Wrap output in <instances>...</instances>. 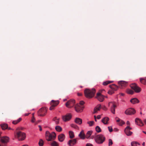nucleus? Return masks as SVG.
Masks as SVG:
<instances>
[{
	"label": "nucleus",
	"mask_w": 146,
	"mask_h": 146,
	"mask_svg": "<svg viewBox=\"0 0 146 146\" xmlns=\"http://www.w3.org/2000/svg\"><path fill=\"white\" fill-rule=\"evenodd\" d=\"M95 92L96 90L94 89H92V90L86 89L84 91L85 96L88 98L93 97L94 96Z\"/></svg>",
	"instance_id": "1"
},
{
	"label": "nucleus",
	"mask_w": 146,
	"mask_h": 146,
	"mask_svg": "<svg viewBox=\"0 0 146 146\" xmlns=\"http://www.w3.org/2000/svg\"><path fill=\"white\" fill-rule=\"evenodd\" d=\"M46 139L48 141H51L52 140H54L56 137V134L54 132L50 133L48 131L46 132Z\"/></svg>",
	"instance_id": "2"
},
{
	"label": "nucleus",
	"mask_w": 146,
	"mask_h": 146,
	"mask_svg": "<svg viewBox=\"0 0 146 146\" xmlns=\"http://www.w3.org/2000/svg\"><path fill=\"white\" fill-rule=\"evenodd\" d=\"M105 139L104 136L102 134L97 135L95 137L96 142L99 144L102 143L105 141Z\"/></svg>",
	"instance_id": "3"
},
{
	"label": "nucleus",
	"mask_w": 146,
	"mask_h": 146,
	"mask_svg": "<svg viewBox=\"0 0 146 146\" xmlns=\"http://www.w3.org/2000/svg\"><path fill=\"white\" fill-rule=\"evenodd\" d=\"M15 136L19 141L23 140L26 137L25 133L21 131H19L17 132L15 135Z\"/></svg>",
	"instance_id": "4"
},
{
	"label": "nucleus",
	"mask_w": 146,
	"mask_h": 146,
	"mask_svg": "<svg viewBox=\"0 0 146 146\" xmlns=\"http://www.w3.org/2000/svg\"><path fill=\"white\" fill-rule=\"evenodd\" d=\"M109 106L110 107L111 111L113 114L115 113V109L116 107V103L115 102H111L108 104Z\"/></svg>",
	"instance_id": "5"
},
{
	"label": "nucleus",
	"mask_w": 146,
	"mask_h": 146,
	"mask_svg": "<svg viewBox=\"0 0 146 146\" xmlns=\"http://www.w3.org/2000/svg\"><path fill=\"white\" fill-rule=\"evenodd\" d=\"M9 138L7 137H3L1 139V145L2 146H7V143L9 141Z\"/></svg>",
	"instance_id": "6"
},
{
	"label": "nucleus",
	"mask_w": 146,
	"mask_h": 146,
	"mask_svg": "<svg viewBox=\"0 0 146 146\" xmlns=\"http://www.w3.org/2000/svg\"><path fill=\"white\" fill-rule=\"evenodd\" d=\"M59 102L58 100L54 101V100H52L50 103L51 106L50 108V110H51L54 109V107L59 104Z\"/></svg>",
	"instance_id": "7"
},
{
	"label": "nucleus",
	"mask_w": 146,
	"mask_h": 146,
	"mask_svg": "<svg viewBox=\"0 0 146 146\" xmlns=\"http://www.w3.org/2000/svg\"><path fill=\"white\" fill-rule=\"evenodd\" d=\"M47 112V110L46 108H42L38 111V114L39 116H43L46 115Z\"/></svg>",
	"instance_id": "8"
},
{
	"label": "nucleus",
	"mask_w": 146,
	"mask_h": 146,
	"mask_svg": "<svg viewBox=\"0 0 146 146\" xmlns=\"http://www.w3.org/2000/svg\"><path fill=\"white\" fill-rule=\"evenodd\" d=\"M131 87L136 93H139L141 90V88L135 84H131Z\"/></svg>",
	"instance_id": "9"
},
{
	"label": "nucleus",
	"mask_w": 146,
	"mask_h": 146,
	"mask_svg": "<svg viewBox=\"0 0 146 146\" xmlns=\"http://www.w3.org/2000/svg\"><path fill=\"white\" fill-rule=\"evenodd\" d=\"M75 101L73 100H71L68 101L66 104V106L69 108L72 107L75 104Z\"/></svg>",
	"instance_id": "10"
},
{
	"label": "nucleus",
	"mask_w": 146,
	"mask_h": 146,
	"mask_svg": "<svg viewBox=\"0 0 146 146\" xmlns=\"http://www.w3.org/2000/svg\"><path fill=\"white\" fill-rule=\"evenodd\" d=\"M72 115L70 113H68L62 116L63 120L64 122L69 121L72 118Z\"/></svg>",
	"instance_id": "11"
},
{
	"label": "nucleus",
	"mask_w": 146,
	"mask_h": 146,
	"mask_svg": "<svg viewBox=\"0 0 146 146\" xmlns=\"http://www.w3.org/2000/svg\"><path fill=\"white\" fill-rule=\"evenodd\" d=\"M84 108L83 106H81L78 104H76L75 106V110L77 112H82Z\"/></svg>",
	"instance_id": "12"
},
{
	"label": "nucleus",
	"mask_w": 146,
	"mask_h": 146,
	"mask_svg": "<svg viewBox=\"0 0 146 146\" xmlns=\"http://www.w3.org/2000/svg\"><path fill=\"white\" fill-rule=\"evenodd\" d=\"M135 110L133 108H130L127 109L125 111V113L127 115L134 114L135 113Z\"/></svg>",
	"instance_id": "13"
},
{
	"label": "nucleus",
	"mask_w": 146,
	"mask_h": 146,
	"mask_svg": "<svg viewBox=\"0 0 146 146\" xmlns=\"http://www.w3.org/2000/svg\"><path fill=\"white\" fill-rule=\"evenodd\" d=\"M132 129V128L129 126H127L125 129V132L126 135L128 136H130L132 133V132L130 131Z\"/></svg>",
	"instance_id": "14"
},
{
	"label": "nucleus",
	"mask_w": 146,
	"mask_h": 146,
	"mask_svg": "<svg viewBox=\"0 0 146 146\" xmlns=\"http://www.w3.org/2000/svg\"><path fill=\"white\" fill-rule=\"evenodd\" d=\"M118 84L119 85L120 88H121L125 87L127 85V82L123 81H120L118 82Z\"/></svg>",
	"instance_id": "15"
},
{
	"label": "nucleus",
	"mask_w": 146,
	"mask_h": 146,
	"mask_svg": "<svg viewBox=\"0 0 146 146\" xmlns=\"http://www.w3.org/2000/svg\"><path fill=\"white\" fill-rule=\"evenodd\" d=\"M96 98L99 101L101 102H103L104 100V96L100 92L97 93Z\"/></svg>",
	"instance_id": "16"
},
{
	"label": "nucleus",
	"mask_w": 146,
	"mask_h": 146,
	"mask_svg": "<svg viewBox=\"0 0 146 146\" xmlns=\"http://www.w3.org/2000/svg\"><path fill=\"white\" fill-rule=\"evenodd\" d=\"M77 142V140L76 139H70L69 141L68 144L69 146H73Z\"/></svg>",
	"instance_id": "17"
},
{
	"label": "nucleus",
	"mask_w": 146,
	"mask_h": 146,
	"mask_svg": "<svg viewBox=\"0 0 146 146\" xmlns=\"http://www.w3.org/2000/svg\"><path fill=\"white\" fill-rule=\"evenodd\" d=\"M135 122L136 124L140 126L143 125V123L142 121L139 118H136L135 119Z\"/></svg>",
	"instance_id": "18"
},
{
	"label": "nucleus",
	"mask_w": 146,
	"mask_h": 146,
	"mask_svg": "<svg viewBox=\"0 0 146 146\" xmlns=\"http://www.w3.org/2000/svg\"><path fill=\"white\" fill-rule=\"evenodd\" d=\"M1 126L2 129L3 130L7 129L9 130L12 129L11 127H8V125L6 123H3V124H1Z\"/></svg>",
	"instance_id": "19"
},
{
	"label": "nucleus",
	"mask_w": 146,
	"mask_h": 146,
	"mask_svg": "<svg viewBox=\"0 0 146 146\" xmlns=\"http://www.w3.org/2000/svg\"><path fill=\"white\" fill-rule=\"evenodd\" d=\"M58 140L60 141H63L65 138V135L63 134H61L58 135Z\"/></svg>",
	"instance_id": "20"
},
{
	"label": "nucleus",
	"mask_w": 146,
	"mask_h": 146,
	"mask_svg": "<svg viewBox=\"0 0 146 146\" xmlns=\"http://www.w3.org/2000/svg\"><path fill=\"white\" fill-rule=\"evenodd\" d=\"M80 139H84L85 138V135L84 133V130H82L78 135Z\"/></svg>",
	"instance_id": "21"
},
{
	"label": "nucleus",
	"mask_w": 146,
	"mask_h": 146,
	"mask_svg": "<svg viewBox=\"0 0 146 146\" xmlns=\"http://www.w3.org/2000/svg\"><path fill=\"white\" fill-rule=\"evenodd\" d=\"M115 119L116 121L120 125H122L125 123L123 121L121 120L120 119L117 117H116Z\"/></svg>",
	"instance_id": "22"
},
{
	"label": "nucleus",
	"mask_w": 146,
	"mask_h": 146,
	"mask_svg": "<svg viewBox=\"0 0 146 146\" xmlns=\"http://www.w3.org/2000/svg\"><path fill=\"white\" fill-rule=\"evenodd\" d=\"M109 118L107 117H105L102 120V121L104 124H108V121L109 120Z\"/></svg>",
	"instance_id": "23"
},
{
	"label": "nucleus",
	"mask_w": 146,
	"mask_h": 146,
	"mask_svg": "<svg viewBox=\"0 0 146 146\" xmlns=\"http://www.w3.org/2000/svg\"><path fill=\"white\" fill-rule=\"evenodd\" d=\"M75 122L76 123L80 125L82 123V119L80 118L77 117L75 119Z\"/></svg>",
	"instance_id": "24"
},
{
	"label": "nucleus",
	"mask_w": 146,
	"mask_h": 146,
	"mask_svg": "<svg viewBox=\"0 0 146 146\" xmlns=\"http://www.w3.org/2000/svg\"><path fill=\"white\" fill-rule=\"evenodd\" d=\"M92 131H89L87 132L85 135V138L89 139L91 135Z\"/></svg>",
	"instance_id": "25"
},
{
	"label": "nucleus",
	"mask_w": 146,
	"mask_h": 146,
	"mask_svg": "<svg viewBox=\"0 0 146 146\" xmlns=\"http://www.w3.org/2000/svg\"><path fill=\"white\" fill-rule=\"evenodd\" d=\"M130 102L133 104H134L139 102V101L136 98H133L130 100Z\"/></svg>",
	"instance_id": "26"
},
{
	"label": "nucleus",
	"mask_w": 146,
	"mask_h": 146,
	"mask_svg": "<svg viewBox=\"0 0 146 146\" xmlns=\"http://www.w3.org/2000/svg\"><path fill=\"white\" fill-rule=\"evenodd\" d=\"M101 108V105H98L97 107L94 109V112L93 113H96Z\"/></svg>",
	"instance_id": "27"
},
{
	"label": "nucleus",
	"mask_w": 146,
	"mask_h": 146,
	"mask_svg": "<svg viewBox=\"0 0 146 146\" xmlns=\"http://www.w3.org/2000/svg\"><path fill=\"white\" fill-rule=\"evenodd\" d=\"M69 135L70 138H73L74 137V132L72 131H69Z\"/></svg>",
	"instance_id": "28"
},
{
	"label": "nucleus",
	"mask_w": 146,
	"mask_h": 146,
	"mask_svg": "<svg viewBox=\"0 0 146 146\" xmlns=\"http://www.w3.org/2000/svg\"><path fill=\"white\" fill-rule=\"evenodd\" d=\"M55 128L56 130L58 132L61 131L62 130V127L59 126H56Z\"/></svg>",
	"instance_id": "29"
},
{
	"label": "nucleus",
	"mask_w": 146,
	"mask_h": 146,
	"mask_svg": "<svg viewBox=\"0 0 146 146\" xmlns=\"http://www.w3.org/2000/svg\"><path fill=\"white\" fill-rule=\"evenodd\" d=\"M22 120V119L21 118H19L17 120L14 121L12 122L13 124H16L20 122Z\"/></svg>",
	"instance_id": "30"
},
{
	"label": "nucleus",
	"mask_w": 146,
	"mask_h": 146,
	"mask_svg": "<svg viewBox=\"0 0 146 146\" xmlns=\"http://www.w3.org/2000/svg\"><path fill=\"white\" fill-rule=\"evenodd\" d=\"M110 87L111 89L115 91L118 88L117 86L115 85H113L112 86H110Z\"/></svg>",
	"instance_id": "31"
},
{
	"label": "nucleus",
	"mask_w": 146,
	"mask_h": 146,
	"mask_svg": "<svg viewBox=\"0 0 146 146\" xmlns=\"http://www.w3.org/2000/svg\"><path fill=\"white\" fill-rule=\"evenodd\" d=\"M140 82L141 83L144 84H146V80L144 78H140Z\"/></svg>",
	"instance_id": "32"
},
{
	"label": "nucleus",
	"mask_w": 146,
	"mask_h": 146,
	"mask_svg": "<svg viewBox=\"0 0 146 146\" xmlns=\"http://www.w3.org/2000/svg\"><path fill=\"white\" fill-rule=\"evenodd\" d=\"M113 82V81H107L104 82L103 83V84L104 86H106L108 84L112 83Z\"/></svg>",
	"instance_id": "33"
},
{
	"label": "nucleus",
	"mask_w": 146,
	"mask_h": 146,
	"mask_svg": "<svg viewBox=\"0 0 146 146\" xmlns=\"http://www.w3.org/2000/svg\"><path fill=\"white\" fill-rule=\"evenodd\" d=\"M131 146H137V145H140V144L136 142H133L131 143Z\"/></svg>",
	"instance_id": "34"
},
{
	"label": "nucleus",
	"mask_w": 146,
	"mask_h": 146,
	"mask_svg": "<svg viewBox=\"0 0 146 146\" xmlns=\"http://www.w3.org/2000/svg\"><path fill=\"white\" fill-rule=\"evenodd\" d=\"M53 120L55 121L56 123L57 124L59 123V118H57L56 117H54L53 119Z\"/></svg>",
	"instance_id": "35"
},
{
	"label": "nucleus",
	"mask_w": 146,
	"mask_h": 146,
	"mask_svg": "<svg viewBox=\"0 0 146 146\" xmlns=\"http://www.w3.org/2000/svg\"><path fill=\"white\" fill-rule=\"evenodd\" d=\"M96 131L98 133H100L101 131V129L99 126H97L96 127Z\"/></svg>",
	"instance_id": "36"
},
{
	"label": "nucleus",
	"mask_w": 146,
	"mask_h": 146,
	"mask_svg": "<svg viewBox=\"0 0 146 146\" xmlns=\"http://www.w3.org/2000/svg\"><path fill=\"white\" fill-rule=\"evenodd\" d=\"M72 127L76 129H78L79 127L76 124H72L71 125Z\"/></svg>",
	"instance_id": "37"
},
{
	"label": "nucleus",
	"mask_w": 146,
	"mask_h": 146,
	"mask_svg": "<svg viewBox=\"0 0 146 146\" xmlns=\"http://www.w3.org/2000/svg\"><path fill=\"white\" fill-rule=\"evenodd\" d=\"M127 93L129 94H132L134 93L133 90L130 89H128L127 91Z\"/></svg>",
	"instance_id": "38"
},
{
	"label": "nucleus",
	"mask_w": 146,
	"mask_h": 146,
	"mask_svg": "<svg viewBox=\"0 0 146 146\" xmlns=\"http://www.w3.org/2000/svg\"><path fill=\"white\" fill-rule=\"evenodd\" d=\"M87 123L90 126H92L94 125V122L93 121H89Z\"/></svg>",
	"instance_id": "39"
},
{
	"label": "nucleus",
	"mask_w": 146,
	"mask_h": 146,
	"mask_svg": "<svg viewBox=\"0 0 146 146\" xmlns=\"http://www.w3.org/2000/svg\"><path fill=\"white\" fill-rule=\"evenodd\" d=\"M52 146H58L57 143L55 141H53L51 143Z\"/></svg>",
	"instance_id": "40"
},
{
	"label": "nucleus",
	"mask_w": 146,
	"mask_h": 146,
	"mask_svg": "<svg viewBox=\"0 0 146 146\" xmlns=\"http://www.w3.org/2000/svg\"><path fill=\"white\" fill-rule=\"evenodd\" d=\"M38 144L40 146H42L43 145V141L42 139H40Z\"/></svg>",
	"instance_id": "41"
},
{
	"label": "nucleus",
	"mask_w": 146,
	"mask_h": 146,
	"mask_svg": "<svg viewBox=\"0 0 146 146\" xmlns=\"http://www.w3.org/2000/svg\"><path fill=\"white\" fill-rule=\"evenodd\" d=\"M113 144L112 140L111 139H109V146H111Z\"/></svg>",
	"instance_id": "42"
},
{
	"label": "nucleus",
	"mask_w": 146,
	"mask_h": 146,
	"mask_svg": "<svg viewBox=\"0 0 146 146\" xmlns=\"http://www.w3.org/2000/svg\"><path fill=\"white\" fill-rule=\"evenodd\" d=\"M34 113H33V116L31 121V122L33 123L35 121V119L34 117Z\"/></svg>",
	"instance_id": "43"
},
{
	"label": "nucleus",
	"mask_w": 146,
	"mask_h": 146,
	"mask_svg": "<svg viewBox=\"0 0 146 146\" xmlns=\"http://www.w3.org/2000/svg\"><path fill=\"white\" fill-rule=\"evenodd\" d=\"M114 92L111 90H110L108 92V93L110 95L112 94Z\"/></svg>",
	"instance_id": "44"
},
{
	"label": "nucleus",
	"mask_w": 146,
	"mask_h": 146,
	"mask_svg": "<svg viewBox=\"0 0 146 146\" xmlns=\"http://www.w3.org/2000/svg\"><path fill=\"white\" fill-rule=\"evenodd\" d=\"M109 131L111 132L113 131V129L111 127H108Z\"/></svg>",
	"instance_id": "45"
},
{
	"label": "nucleus",
	"mask_w": 146,
	"mask_h": 146,
	"mask_svg": "<svg viewBox=\"0 0 146 146\" xmlns=\"http://www.w3.org/2000/svg\"><path fill=\"white\" fill-rule=\"evenodd\" d=\"M84 102L83 101H81L79 103V105L81 106H83V105L84 104Z\"/></svg>",
	"instance_id": "46"
},
{
	"label": "nucleus",
	"mask_w": 146,
	"mask_h": 146,
	"mask_svg": "<svg viewBox=\"0 0 146 146\" xmlns=\"http://www.w3.org/2000/svg\"><path fill=\"white\" fill-rule=\"evenodd\" d=\"M101 108L104 110H107L106 108L104 106H103L101 107Z\"/></svg>",
	"instance_id": "47"
},
{
	"label": "nucleus",
	"mask_w": 146,
	"mask_h": 146,
	"mask_svg": "<svg viewBox=\"0 0 146 146\" xmlns=\"http://www.w3.org/2000/svg\"><path fill=\"white\" fill-rule=\"evenodd\" d=\"M126 124L127 125H128L127 126H129V125H130V123L128 121H127V122H126Z\"/></svg>",
	"instance_id": "48"
},
{
	"label": "nucleus",
	"mask_w": 146,
	"mask_h": 146,
	"mask_svg": "<svg viewBox=\"0 0 146 146\" xmlns=\"http://www.w3.org/2000/svg\"><path fill=\"white\" fill-rule=\"evenodd\" d=\"M86 146H93L90 143H87L86 144Z\"/></svg>",
	"instance_id": "49"
},
{
	"label": "nucleus",
	"mask_w": 146,
	"mask_h": 146,
	"mask_svg": "<svg viewBox=\"0 0 146 146\" xmlns=\"http://www.w3.org/2000/svg\"><path fill=\"white\" fill-rule=\"evenodd\" d=\"M101 115H98L97 116V118L98 119H99L101 118Z\"/></svg>",
	"instance_id": "50"
},
{
	"label": "nucleus",
	"mask_w": 146,
	"mask_h": 146,
	"mask_svg": "<svg viewBox=\"0 0 146 146\" xmlns=\"http://www.w3.org/2000/svg\"><path fill=\"white\" fill-rule=\"evenodd\" d=\"M38 127L39 128V130L40 131H41L42 130V128H41V126L40 125H38Z\"/></svg>",
	"instance_id": "51"
},
{
	"label": "nucleus",
	"mask_w": 146,
	"mask_h": 146,
	"mask_svg": "<svg viewBox=\"0 0 146 146\" xmlns=\"http://www.w3.org/2000/svg\"><path fill=\"white\" fill-rule=\"evenodd\" d=\"M90 137V138L91 139H93L95 137H94V135H92Z\"/></svg>",
	"instance_id": "52"
},
{
	"label": "nucleus",
	"mask_w": 146,
	"mask_h": 146,
	"mask_svg": "<svg viewBox=\"0 0 146 146\" xmlns=\"http://www.w3.org/2000/svg\"><path fill=\"white\" fill-rule=\"evenodd\" d=\"M78 96H80L82 95V94L81 93H78Z\"/></svg>",
	"instance_id": "53"
},
{
	"label": "nucleus",
	"mask_w": 146,
	"mask_h": 146,
	"mask_svg": "<svg viewBox=\"0 0 146 146\" xmlns=\"http://www.w3.org/2000/svg\"><path fill=\"white\" fill-rule=\"evenodd\" d=\"M94 119H95V121H96L97 120H96V116L95 115L94 116Z\"/></svg>",
	"instance_id": "54"
},
{
	"label": "nucleus",
	"mask_w": 146,
	"mask_h": 146,
	"mask_svg": "<svg viewBox=\"0 0 146 146\" xmlns=\"http://www.w3.org/2000/svg\"><path fill=\"white\" fill-rule=\"evenodd\" d=\"M142 145L143 146H145V143L144 142H143L142 143Z\"/></svg>",
	"instance_id": "55"
},
{
	"label": "nucleus",
	"mask_w": 146,
	"mask_h": 146,
	"mask_svg": "<svg viewBox=\"0 0 146 146\" xmlns=\"http://www.w3.org/2000/svg\"><path fill=\"white\" fill-rule=\"evenodd\" d=\"M143 121L145 123H146V119H144L143 120Z\"/></svg>",
	"instance_id": "56"
},
{
	"label": "nucleus",
	"mask_w": 146,
	"mask_h": 146,
	"mask_svg": "<svg viewBox=\"0 0 146 146\" xmlns=\"http://www.w3.org/2000/svg\"><path fill=\"white\" fill-rule=\"evenodd\" d=\"M29 115V113H26V114H25V115L27 116L28 115Z\"/></svg>",
	"instance_id": "57"
},
{
	"label": "nucleus",
	"mask_w": 146,
	"mask_h": 146,
	"mask_svg": "<svg viewBox=\"0 0 146 146\" xmlns=\"http://www.w3.org/2000/svg\"><path fill=\"white\" fill-rule=\"evenodd\" d=\"M143 132L146 134V132L144 131H143Z\"/></svg>",
	"instance_id": "58"
},
{
	"label": "nucleus",
	"mask_w": 146,
	"mask_h": 146,
	"mask_svg": "<svg viewBox=\"0 0 146 146\" xmlns=\"http://www.w3.org/2000/svg\"><path fill=\"white\" fill-rule=\"evenodd\" d=\"M23 146H28L27 145H23Z\"/></svg>",
	"instance_id": "59"
},
{
	"label": "nucleus",
	"mask_w": 146,
	"mask_h": 146,
	"mask_svg": "<svg viewBox=\"0 0 146 146\" xmlns=\"http://www.w3.org/2000/svg\"><path fill=\"white\" fill-rule=\"evenodd\" d=\"M104 91V90H102V91Z\"/></svg>",
	"instance_id": "60"
},
{
	"label": "nucleus",
	"mask_w": 146,
	"mask_h": 146,
	"mask_svg": "<svg viewBox=\"0 0 146 146\" xmlns=\"http://www.w3.org/2000/svg\"><path fill=\"white\" fill-rule=\"evenodd\" d=\"M0 146H2V145L1 144H0Z\"/></svg>",
	"instance_id": "61"
},
{
	"label": "nucleus",
	"mask_w": 146,
	"mask_h": 146,
	"mask_svg": "<svg viewBox=\"0 0 146 146\" xmlns=\"http://www.w3.org/2000/svg\"><path fill=\"white\" fill-rule=\"evenodd\" d=\"M66 100H64V101H66Z\"/></svg>",
	"instance_id": "62"
},
{
	"label": "nucleus",
	"mask_w": 146,
	"mask_h": 146,
	"mask_svg": "<svg viewBox=\"0 0 146 146\" xmlns=\"http://www.w3.org/2000/svg\"><path fill=\"white\" fill-rule=\"evenodd\" d=\"M140 114H142V113H141V112L140 113Z\"/></svg>",
	"instance_id": "63"
},
{
	"label": "nucleus",
	"mask_w": 146,
	"mask_h": 146,
	"mask_svg": "<svg viewBox=\"0 0 146 146\" xmlns=\"http://www.w3.org/2000/svg\"><path fill=\"white\" fill-rule=\"evenodd\" d=\"M80 87H81V88H82V86H80Z\"/></svg>",
	"instance_id": "64"
}]
</instances>
